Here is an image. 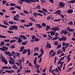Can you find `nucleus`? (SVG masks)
<instances>
[{
  "label": "nucleus",
  "instance_id": "obj_41",
  "mask_svg": "<svg viewBox=\"0 0 75 75\" xmlns=\"http://www.w3.org/2000/svg\"><path fill=\"white\" fill-rule=\"evenodd\" d=\"M1 46H3L4 45V41H2L1 43Z\"/></svg>",
  "mask_w": 75,
  "mask_h": 75
},
{
  "label": "nucleus",
  "instance_id": "obj_57",
  "mask_svg": "<svg viewBox=\"0 0 75 75\" xmlns=\"http://www.w3.org/2000/svg\"><path fill=\"white\" fill-rule=\"evenodd\" d=\"M39 55V54L37 53H35L33 55L34 56H38Z\"/></svg>",
  "mask_w": 75,
  "mask_h": 75
},
{
  "label": "nucleus",
  "instance_id": "obj_51",
  "mask_svg": "<svg viewBox=\"0 0 75 75\" xmlns=\"http://www.w3.org/2000/svg\"><path fill=\"white\" fill-rule=\"evenodd\" d=\"M6 2H7V1H6V0L4 1V0H3L2 1L3 4L4 5L5 4Z\"/></svg>",
  "mask_w": 75,
  "mask_h": 75
},
{
  "label": "nucleus",
  "instance_id": "obj_11",
  "mask_svg": "<svg viewBox=\"0 0 75 75\" xmlns=\"http://www.w3.org/2000/svg\"><path fill=\"white\" fill-rule=\"evenodd\" d=\"M2 62H4L6 65H7V64L8 62H7V60L6 59H5V57L3 58L2 59Z\"/></svg>",
  "mask_w": 75,
  "mask_h": 75
},
{
  "label": "nucleus",
  "instance_id": "obj_13",
  "mask_svg": "<svg viewBox=\"0 0 75 75\" xmlns=\"http://www.w3.org/2000/svg\"><path fill=\"white\" fill-rule=\"evenodd\" d=\"M67 30L69 31H70V32H74V30H75V29H72L71 28H70L69 27H68L67 28Z\"/></svg>",
  "mask_w": 75,
  "mask_h": 75
},
{
  "label": "nucleus",
  "instance_id": "obj_16",
  "mask_svg": "<svg viewBox=\"0 0 75 75\" xmlns=\"http://www.w3.org/2000/svg\"><path fill=\"white\" fill-rule=\"evenodd\" d=\"M34 67L36 70L39 69L40 68V66L38 64H35L34 65Z\"/></svg>",
  "mask_w": 75,
  "mask_h": 75
},
{
  "label": "nucleus",
  "instance_id": "obj_6",
  "mask_svg": "<svg viewBox=\"0 0 75 75\" xmlns=\"http://www.w3.org/2000/svg\"><path fill=\"white\" fill-rule=\"evenodd\" d=\"M66 40L67 38L65 36H63L59 39V40L60 41H66Z\"/></svg>",
  "mask_w": 75,
  "mask_h": 75
},
{
  "label": "nucleus",
  "instance_id": "obj_7",
  "mask_svg": "<svg viewBox=\"0 0 75 75\" xmlns=\"http://www.w3.org/2000/svg\"><path fill=\"white\" fill-rule=\"evenodd\" d=\"M61 11L60 10H58L57 11L55 12L54 13V14H58V15H61Z\"/></svg>",
  "mask_w": 75,
  "mask_h": 75
},
{
  "label": "nucleus",
  "instance_id": "obj_43",
  "mask_svg": "<svg viewBox=\"0 0 75 75\" xmlns=\"http://www.w3.org/2000/svg\"><path fill=\"white\" fill-rule=\"evenodd\" d=\"M11 55H12L13 56V55H16V53L14 51H12L11 52Z\"/></svg>",
  "mask_w": 75,
  "mask_h": 75
},
{
  "label": "nucleus",
  "instance_id": "obj_36",
  "mask_svg": "<svg viewBox=\"0 0 75 75\" xmlns=\"http://www.w3.org/2000/svg\"><path fill=\"white\" fill-rule=\"evenodd\" d=\"M54 21H57V22H58L61 21V19H54Z\"/></svg>",
  "mask_w": 75,
  "mask_h": 75
},
{
  "label": "nucleus",
  "instance_id": "obj_39",
  "mask_svg": "<svg viewBox=\"0 0 75 75\" xmlns=\"http://www.w3.org/2000/svg\"><path fill=\"white\" fill-rule=\"evenodd\" d=\"M42 26L43 27H46V24L45 23H43L42 24Z\"/></svg>",
  "mask_w": 75,
  "mask_h": 75
},
{
  "label": "nucleus",
  "instance_id": "obj_42",
  "mask_svg": "<svg viewBox=\"0 0 75 75\" xmlns=\"http://www.w3.org/2000/svg\"><path fill=\"white\" fill-rule=\"evenodd\" d=\"M24 49V47H21L20 48L21 50H20V52H22L23 51V50Z\"/></svg>",
  "mask_w": 75,
  "mask_h": 75
},
{
  "label": "nucleus",
  "instance_id": "obj_40",
  "mask_svg": "<svg viewBox=\"0 0 75 75\" xmlns=\"http://www.w3.org/2000/svg\"><path fill=\"white\" fill-rule=\"evenodd\" d=\"M16 40H12L10 41V44H11V43H13V42H16Z\"/></svg>",
  "mask_w": 75,
  "mask_h": 75
},
{
  "label": "nucleus",
  "instance_id": "obj_30",
  "mask_svg": "<svg viewBox=\"0 0 75 75\" xmlns=\"http://www.w3.org/2000/svg\"><path fill=\"white\" fill-rule=\"evenodd\" d=\"M27 52V50L26 49L25 50L22 52V54H25Z\"/></svg>",
  "mask_w": 75,
  "mask_h": 75
},
{
  "label": "nucleus",
  "instance_id": "obj_46",
  "mask_svg": "<svg viewBox=\"0 0 75 75\" xmlns=\"http://www.w3.org/2000/svg\"><path fill=\"white\" fill-rule=\"evenodd\" d=\"M4 41L5 42H10V40H9V39L4 40Z\"/></svg>",
  "mask_w": 75,
  "mask_h": 75
},
{
  "label": "nucleus",
  "instance_id": "obj_31",
  "mask_svg": "<svg viewBox=\"0 0 75 75\" xmlns=\"http://www.w3.org/2000/svg\"><path fill=\"white\" fill-rule=\"evenodd\" d=\"M61 50H58L57 52V54L58 55V54H61V53H62V52H61Z\"/></svg>",
  "mask_w": 75,
  "mask_h": 75
},
{
  "label": "nucleus",
  "instance_id": "obj_2",
  "mask_svg": "<svg viewBox=\"0 0 75 75\" xmlns=\"http://www.w3.org/2000/svg\"><path fill=\"white\" fill-rule=\"evenodd\" d=\"M42 11L41 10H38V12L40 13H43L44 16H47V13H48V11L44 8H42Z\"/></svg>",
  "mask_w": 75,
  "mask_h": 75
},
{
  "label": "nucleus",
  "instance_id": "obj_35",
  "mask_svg": "<svg viewBox=\"0 0 75 75\" xmlns=\"http://www.w3.org/2000/svg\"><path fill=\"white\" fill-rule=\"evenodd\" d=\"M12 68L13 69H17V67L16 65L15 66H12Z\"/></svg>",
  "mask_w": 75,
  "mask_h": 75
},
{
  "label": "nucleus",
  "instance_id": "obj_10",
  "mask_svg": "<svg viewBox=\"0 0 75 75\" xmlns=\"http://www.w3.org/2000/svg\"><path fill=\"white\" fill-rule=\"evenodd\" d=\"M19 37H21V38H22V39H23V40H26L27 38L24 35H21L19 36Z\"/></svg>",
  "mask_w": 75,
  "mask_h": 75
},
{
  "label": "nucleus",
  "instance_id": "obj_25",
  "mask_svg": "<svg viewBox=\"0 0 75 75\" xmlns=\"http://www.w3.org/2000/svg\"><path fill=\"white\" fill-rule=\"evenodd\" d=\"M14 30H18V26H17L14 25Z\"/></svg>",
  "mask_w": 75,
  "mask_h": 75
},
{
  "label": "nucleus",
  "instance_id": "obj_27",
  "mask_svg": "<svg viewBox=\"0 0 75 75\" xmlns=\"http://www.w3.org/2000/svg\"><path fill=\"white\" fill-rule=\"evenodd\" d=\"M28 55H30V54H31V51H30V50L29 49H28Z\"/></svg>",
  "mask_w": 75,
  "mask_h": 75
},
{
  "label": "nucleus",
  "instance_id": "obj_1",
  "mask_svg": "<svg viewBox=\"0 0 75 75\" xmlns=\"http://www.w3.org/2000/svg\"><path fill=\"white\" fill-rule=\"evenodd\" d=\"M20 1H18V2L20 4H23V2H25L28 4H32V2L36 3V1L34 0H19Z\"/></svg>",
  "mask_w": 75,
  "mask_h": 75
},
{
  "label": "nucleus",
  "instance_id": "obj_19",
  "mask_svg": "<svg viewBox=\"0 0 75 75\" xmlns=\"http://www.w3.org/2000/svg\"><path fill=\"white\" fill-rule=\"evenodd\" d=\"M2 68L3 69H11V67H7V66H5L2 67Z\"/></svg>",
  "mask_w": 75,
  "mask_h": 75
},
{
  "label": "nucleus",
  "instance_id": "obj_4",
  "mask_svg": "<svg viewBox=\"0 0 75 75\" xmlns=\"http://www.w3.org/2000/svg\"><path fill=\"white\" fill-rule=\"evenodd\" d=\"M62 46H63L64 47V46H65V45H66V46L65 47H68V46H69V47H72V45H69V44L68 43H67V44H66V43H65L64 42H63L62 43Z\"/></svg>",
  "mask_w": 75,
  "mask_h": 75
},
{
  "label": "nucleus",
  "instance_id": "obj_48",
  "mask_svg": "<svg viewBox=\"0 0 75 75\" xmlns=\"http://www.w3.org/2000/svg\"><path fill=\"white\" fill-rule=\"evenodd\" d=\"M52 66H51L49 68V72H51V70L52 69Z\"/></svg>",
  "mask_w": 75,
  "mask_h": 75
},
{
  "label": "nucleus",
  "instance_id": "obj_56",
  "mask_svg": "<svg viewBox=\"0 0 75 75\" xmlns=\"http://www.w3.org/2000/svg\"><path fill=\"white\" fill-rule=\"evenodd\" d=\"M55 27L56 28V31L59 30L60 29L58 27Z\"/></svg>",
  "mask_w": 75,
  "mask_h": 75
},
{
  "label": "nucleus",
  "instance_id": "obj_44",
  "mask_svg": "<svg viewBox=\"0 0 75 75\" xmlns=\"http://www.w3.org/2000/svg\"><path fill=\"white\" fill-rule=\"evenodd\" d=\"M9 10H15V8H14L13 7H11V8L9 9Z\"/></svg>",
  "mask_w": 75,
  "mask_h": 75
},
{
  "label": "nucleus",
  "instance_id": "obj_22",
  "mask_svg": "<svg viewBox=\"0 0 75 75\" xmlns=\"http://www.w3.org/2000/svg\"><path fill=\"white\" fill-rule=\"evenodd\" d=\"M3 22L4 23V24L5 25H9V24H8L7 22H6V21L5 20H4L3 21Z\"/></svg>",
  "mask_w": 75,
  "mask_h": 75
},
{
  "label": "nucleus",
  "instance_id": "obj_21",
  "mask_svg": "<svg viewBox=\"0 0 75 75\" xmlns=\"http://www.w3.org/2000/svg\"><path fill=\"white\" fill-rule=\"evenodd\" d=\"M46 47H51V44H49L48 42H47Z\"/></svg>",
  "mask_w": 75,
  "mask_h": 75
},
{
  "label": "nucleus",
  "instance_id": "obj_14",
  "mask_svg": "<svg viewBox=\"0 0 75 75\" xmlns=\"http://www.w3.org/2000/svg\"><path fill=\"white\" fill-rule=\"evenodd\" d=\"M35 25L36 27L39 28H42V26H41V25L40 24H36Z\"/></svg>",
  "mask_w": 75,
  "mask_h": 75
},
{
  "label": "nucleus",
  "instance_id": "obj_18",
  "mask_svg": "<svg viewBox=\"0 0 75 75\" xmlns=\"http://www.w3.org/2000/svg\"><path fill=\"white\" fill-rule=\"evenodd\" d=\"M4 52L5 54H6V55H8L9 56H11V55L10 52H7V51H5Z\"/></svg>",
  "mask_w": 75,
  "mask_h": 75
},
{
  "label": "nucleus",
  "instance_id": "obj_23",
  "mask_svg": "<svg viewBox=\"0 0 75 75\" xmlns=\"http://www.w3.org/2000/svg\"><path fill=\"white\" fill-rule=\"evenodd\" d=\"M51 30L52 31H56V28H55V27L52 28L51 29Z\"/></svg>",
  "mask_w": 75,
  "mask_h": 75
},
{
  "label": "nucleus",
  "instance_id": "obj_61",
  "mask_svg": "<svg viewBox=\"0 0 75 75\" xmlns=\"http://www.w3.org/2000/svg\"><path fill=\"white\" fill-rule=\"evenodd\" d=\"M42 54H41L38 56V58H40L41 57H42Z\"/></svg>",
  "mask_w": 75,
  "mask_h": 75
},
{
  "label": "nucleus",
  "instance_id": "obj_55",
  "mask_svg": "<svg viewBox=\"0 0 75 75\" xmlns=\"http://www.w3.org/2000/svg\"><path fill=\"white\" fill-rule=\"evenodd\" d=\"M39 49H38V47H36L34 49V52H35V51H38Z\"/></svg>",
  "mask_w": 75,
  "mask_h": 75
},
{
  "label": "nucleus",
  "instance_id": "obj_3",
  "mask_svg": "<svg viewBox=\"0 0 75 75\" xmlns=\"http://www.w3.org/2000/svg\"><path fill=\"white\" fill-rule=\"evenodd\" d=\"M10 59L11 60L9 61V63L11 65H16V63H15V62H14V59L12 57H10Z\"/></svg>",
  "mask_w": 75,
  "mask_h": 75
},
{
  "label": "nucleus",
  "instance_id": "obj_38",
  "mask_svg": "<svg viewBox=\"0 0 75 75\" xmlns=\"http://www.w3.org/2000/svg\"><path fill=\"white\" fill-rule=\"evenodd\" d=\"M33 14L35 17H37V16H38V13H33Z\"/></svg>",
  "mask_w": 75,
  "mask_h": 75
},
{
  "label": "nucleus",
  "instance_id": "obj_5",
  "mask_svg": "<svg viewBox=\"0 0 75 75\" xmlns=\"http://www.w3.org/2000/svg\"><path fill=\"white\" fill-rule=\"evenodd\" d=\"M17 17H18V18H20V15H19L18 14H17L16 15V16H14L13 19L15 21H18V20H19V19Z\"/></svg>",
  "mask_w": 75,
  "mask_h": 75
},
{
  "label": "nucleus",
  "instance_id": "obj_32",
  "mask_svg": "<svg viewBox=\"0 0 75 75\" xmlns=\"http://www.w3.org/2000/svg\"><path fill=\"white\" fill-rule=\"evenodd\" d=\"M16 4L14 3H11L10 6H16Z\"/></svg>",
  "mask_w": 75,
  "mask_h": 75
},
{
  "label": "nucleus",
  "instance_id": "obj_62",
  "mask_svg": "<svg viewBox=\"0 0 75 75\" xmlns=\"http://www.w3.org/2000/svg\"><path fill=\"white\" fill-rule=\"evenodd\" d=\"M57 68L58 70H59L60 71H61V67H60L59 66H57Z\"/></svg>",
  "mask_w": 75,
  "mask_h": 75
},
{
  "label": "nucleus",
  "instance_id": "obj_54",
  "mask_svg": "<svg viewBox=\"0 0 75 75\" xmlns=\"http://www.w3.org/2000/svg\"><path fill=\"white\" fill-rule=\"evenodd\" d=\"M54 44L55 45H58V42L56 41L54 43Z\"/></svg>",
  "mask_w": 75,
  "mask_h": 75
},
{
  "label": "nucleus",
  "instance_id": "obj_9",
  "mask_svg": "<svg viewBox=\"0 0 75 75\" xmlns=\"http://www.w3.org/2000/svg\"><path fill=\"white\" fill-rule=\"evenodd\" d=\"M59 5L62 8L65 7V4L63 3L62 2H60L59 3Z\"/></svg>",
  "mask_w": 75,
  "mask_h": 75
},
{
  "label": "nucleus",
  "instance_id": "obj_50",
  "mask_svg": "<svg viewBox=\"0 0 75 75\" xmlns=\"http://www.w3.org/2000/svg\"><path fill=\"white\" fill-rule=\"evenodd\" d=\"M36 8L38 9H40V8H41V6H40V5H38L37 6H36Z\"/></svg>",
  "mask_w": 75,
  "mask_h": 75
},
{
  "label": "nucleus",
  "instance_id": "obj_28",
  "mask_svg": "<svg viewBox=\"0 0 75 75\" xmlns=\"http://www.w3.org/2000/svg\"><path fill=\"white\" fill-rule=\"evenodd\" d=\"M55 34V32H54L53 31H51L50 32V34L51 35H54Z\"/></svg>",
  "mask_w": 75,
  "mask_h": 75
},
{
  "label": "nucleus",
  "instance_id": "obj_60",
  "mask_svg": "<svg viewBox=\"0 0 75 75\" xmlns=\"http://www.w3.org/2000/svg\"><path fill=\"white\" fill-rule=\"evenodd\" d=\"M19 62L20 63V64H21V65H22L21 62H22V61L21 60H18Z\"/></svg>",
  "mask_w": 75,
  "mask_h": 75
},
{
  "label": "nucleus",
  "instance_id": "obj_33",
  "mask_svg": "<svg viewBox=\"0 0 75 75\" xmlns=\"http://www.w3.org/2000/svg\"><path fill=\"white\" fill-rule=\"evenodd\" d=\"M31 71L30 70H26L24 71V73H29Z\"/></svg>",
  "mask_w": 75,
  "mask_h": 75
},
{
  "label": "nucleus",
  "instance_id": "obj_49",
  "mask_svg": "<svg viewBox=\"0 0 75 75\" xmlns=\"http://www.w3.org/2000/svg\"><path fill=\"white\" fill-rule=\"evenodd\" d=\"M40 52L42 53H41V54H44V50H43V49H41Z\"/></svg>",
  "mask_w": 75,
  "mask_h": 75
},
{
  "label": "nucleus",
  "instance_id": "obj_26",
  "mask_svg": "<svg viewBox=\"0 0 75 75\" xmlns=\"http://www.w3.org/2000/svg\"><path fill=\"white\" fill-rule=\"evenodd\" d=\"M0 27H4V28H8L6 26H5L4 25H3L1 24H0Z\"/></svg>",
  "mask_w": 75,
  "mask_h": 75
},
{
  "label": "nucleus",
  "instance_id": "obj_15",
  "mask_svg": "<svg viewBox=\"0 0 75 75\" xmlns=\"http://www.w3.org/2000/svg\"><path fill=\"white\" fill-rule=\"evenodd\" d=\"M6 72H7L9 74H12V72H14V71L13 70H11V71H9L8 70H6L5 71Z\"/></svg>",
  "mask_w": 75,
  "mask_h": 75
},
{
  "label": "nucleus",
  "instance_id": "obj_64",
  "mask_svg": "<svg viewBox=\"0 0 75 75\" xmlns=\"http://www.w3.org/2000/svg\"><path fill=\"white\" fill-rule=\"evenodd\" d=\"M7 33H13V32L9 30H8V31H7Z\"/></svg>",
  "mask_w": 75,
  "mask_h": 75
},
{
  "label": "nucleus",
  "instance_id": "obj_17",
  "mask_svg": "<svg viewBox=\"0 0 75 75\" xmlns=\"http://www.w3.org/2000/svg\"><path fill=\"white\" fill-rule=\"evenodd\" d=\"M22 42H23V40L21 39V38L19 37L18 39V43H21Z\"/></svg>",
  "mask_w": 75,
  "mask_h": 75
},
{
  "label": "nucleus",
  "instance_id": "obj_34",
  "mask_svg": "<svg viewBox=\"0 0 75 75\" xmlns=\"http://www.w3.org/2000/svg\"><path fill=\"white\" fill-rule=\"evenodd\" d=\"M30 19L32 21H34V22H35V20L32 18L30 17Z\"/></svg>",
  "mask_w": 75,
  "mask_h": 75
},
{
  "label": "nucleus",
  "instance_id": "obj_29",
  "mask_svg": "<svg viewBox=\"0 0 75 75\" xmlns=\"http://www.w3.org/2000/svg\"><path fill=\"white\" fill-rule=\"evenodd\" d=\"M23 12L25 13V14H28L30 13L27 11L25 10H24L23 11Z\"/></svg>",
  "mask_w": 75,
  "mask_h": 75
},
{
  "label": "nucleus",
  "instance_id": "obj_37",
  "mask_svg": "<svg viewBox=\"0 0 75 75\" xmlns=\"http://www.w3.org/2000/svg\"><path fill=\"white\" fill-rule=\"evenodd\" d=\"M21 44L22 45H25L27 44V42H23L21 43Z\"/></svg>",
  "mask_w": 75,
  "mask_h": 75
},
{
  "label": "nucleus",
  "instance_id": "obj_59",
  "mask_svg": "<svg viewBox=\"0 0 75 75\" xmlns=\"http://www.w3.org/2000/svg\"><path fill=\"white\" fill-rule=\"evenodd\" d=\"M29 26L30 27V26H32V25H33V23L32 22H30L29 23Z\"/></svg>",
  "mask_w": 75,
  "mask_h": 75
},
{
  "label": "nucleus",
  "instance_id": "obj_8",
  "mask_svg": "<svg viewBox=\"0 0 75 75\" xmlns=\"http://www.w3.org/2000/svg\"><path fill=\"white\" fill-rule=\"evenodd\" d=\"M68 32L67 31H65L64 30H62L60 33V34H62V33L64 34V35H66L67 34H68Z\"/></svg>",
  "mask_w": 75,
  "mask_h": 75
},
{
  "label": "nucleus",
  "instance_id": "obj_20",
  "mask_svg": "<svg viewBox=\"0 0 75 75\" xmlns=\"http://www.w3.org/2000/svg\"><path fill=\"white\" fill-rule=\"evenodd\" d=\"M67 12L69 14H71V13L73 12V10H72V9H69L67 11Z\"/></svg>",
  "mask_w": 75,
  "mask_h": 75
},
{
  "label": "nucleus",
  "instance_id": "obj_53",
  "mask_svg": "<svg viewBox=\"0 0 75 75\" xmlns=\"http://www.w3.org/2000/svg\"><path fill=\"white\" fill-rule=\"evenodd\" d=\"M8 23L10 24H14V22H13V21H8Z\"/></svg>",
  "mask_w": 75,
  "mask_h": 75
},
{
  "label": "nucleus",
  "instance_id": "obj_63",
  "mask_svg": "<svg viewBox=\"0 0 75 75\" xmlns=\"http://www.w3.org/2000/svg\"><path fill=\"white\" fill-rule=\"evenodd\" d=\"M69 25H73V22L72 21L70 22L69 23Z\"/></svg>",
  "mask_w": 75,
  "mask_h": 75
},
{
  "label": "nucleus",
  "instance_id": "obj_24",
  "mask_svg": "<svg viewBox=\"0 0 75 75\" xmlns=\"http://www.w3.org/2000/svg\"><path fill=\"white\" fill-rule=\"evenodd\" d=\"M59 37H55L54 38H53L52 39V41H54V40H57V39H58V38H59Z\"/></svg>",
  "mask_w": 75,
  "mask_h": 75
},
{
  "label": "nucleus",
  "instance_id": "obj_45",
  "mask_svg": "<svg viewBox=\"0 0 75 75\" xmlns=\"http://www.w3.org/2000/svg\"><path fill=\"white\" fill-rule=\"evenodd\" d=\"M36 36H35L34 35H33L32 36V40H34L36 38Z\"/></svg>",
  "mask_w": 75,
  "mask_h": 75
},
{
  "label": "nucleus",
  "instance_id": "obj_58",
  "mask_svg": "<svg viewBox=\"0 0 75 75\" xmlns=\"http://www.w3.org/2000/svg\"><path fill=\"white\" fill-rule=\"evenodd\" d=\"M38 16H39L40 17H42L43 16V15L41 13H38Z\"/></svg>",
  "mask_w": 75,
  "mask_h": 75
},
{
  "label": "nucleus",
  "instance_id": "obj_52",
  "mask_svg": "<svg viewBox=\"0 0 75 75\" xmlns=\"http://www.w3.org/2000/svg\"><path fill=\"white\" fill-rule=\"evenodd\" d=\"M35 41H40V39L38 38H35V39L34 40Z\"/></svg>",
  "mask_w": 75,
  "mask_h": 75
},
{
  "label": "nucleus",
  "instance_id": "obj_12",
  "mask_svg": "<svg viewBox=\"0 0 75 75\" xmlns=\"http://www.w3.org/2000/svg\"><path fill=\"white\" fill-rule=\"evenodd\" d=\"M0 50L3 51H4L5 50H8V47H3L0 48Z\"/></svg>",
  "mask_w": 75,
  "mask_h": 75
},
{
  "label": "nucleus",
  "instance_id": "obj_47",
  "mask_svg": "<svg viewBox=\"0 0 75 75\" xmlns=\"http://www.w3.org/2000/svg\"><path fill=\"white\" fill-rule=\"evenodd\" d=\"M54 50H51L49 52V55H51V54L52 53V52H54Z\"/></svg>",
  "mask_w": 75,
  "mask_h": 75
}]
</instances>
